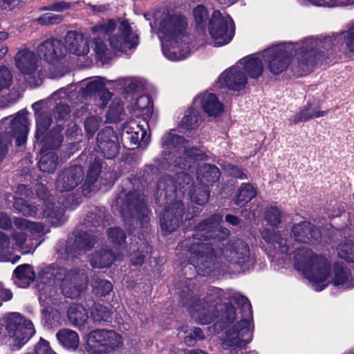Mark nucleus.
Returning <instances> with one entry per match:
<instances>
[{"instance_id": "1", "label": "nucleus", "mask_w": 354, "mask_h": 354, "mask_svg": "<svg viewBox=\"0 0 354 354\" xmlns=\"http://www.w3.org/2000/svg\"><path fill=\"white\" fill-rule=\"evenodd\" d=\"M261 236L275 250L274 257L285 262L292 259L295 269L308 279L316 291H322L330 283L343 289L354 288V277L343 264L336 263L332 273L328 259L310 249L302 247L292 252L287 240L268 228L262 230Z\"/></svg>"}, {"instance_id": "2", "label": "nucleus", "mask_w": 354, "mask_h": 354, "mask_svg": "<svg viewBox=\"0 0 354 354\" xmlns=\"http://www.w3.org/2000/svg\"><path fill=\"white\" fill-rule=\"evenodd\" d=\"M322 41L307 37L297 43H285L266 49L262 57L270 71L278 75L288 66L297 76H303L312 71L319 60V46Z\"/></svg>"}, {"instance_id": "3", "label": "nucleus", "mask_w": 354, "mask_h": 354, "mask_svg": "<svg viewBox=\"0 0 354 354\" xmlns=\"http://www.w3.org/2000/svg\"><path fill=\"white\" fill-rule=\"evenodd\" d=\"M94 47L97 57L105 59L109 49L100 35L108 36L110 46L115 51L127 53L138 44V35L129 22L124 18L106 19L97 22L91 28Z\"/></svg>"}, {"instance_id": "4", "label": "nucleus", "mask_w": 354, "mask_h": 354, "mask_svg": "<svg viewBox=\"0 0 354 354\" xmlns=\"http://www.w3.org/2000/svg\"><path fill=\"white\" fill-rule=\"evenodd\" d=\"M190 252L193 254L191 263L198 270L206 273L212 271L211 264H214L216 259H221V255L229 262L238 264L243 269L248 268L252 264L249 248L241 241H237L224 250L214 248L211 243H194L191 246Z\"/></svg>"}, {"instance_id": "5", "label": "nucleus", "mask_w": 354, "mask_h": 354, "mask_svg": "<svg viewBox=\"0 0 354 354\" xmlns=\"http://www.w3.org/2000/svg\"><path fill=\"white\" fill-rule=\"evenodd\" d=\"M86 266L81 268H74L65 272L63 269H58L55 272H44L41 277V284L39 285V299L43 305L48 306L54 303V297L57 293L55 283L61 279L57 275L64 273V278L62 282V291L65 297L75 299L85 292L88 287V276Z\"/></svg>"}, {"instance_id": "6", "label": "nucleus", "mask_w": 354, "mask_h": 354, "mask_svg": "<svg viewBox=\"0 0 354 354\" xmlns=\"http://www.w3.org/2000/svg\"><path fill=\"white\" fill-rule=\"evenodd\" d=\"M192 14L197 31L203 34L208 30L215 46L227 44L232 40L235 26L228 14L214 10L209 18L208 10L202 5L197 6Z\"/></svg>"}, {"instance_id": "7", "label": "nucleus", "mask_w": 354, "mask_h": 354, "mask_svg": "<svg viewBox=\"0 0 354 354\" xmlns=\"http://www.w3.org/2000/svg\"><path fill=\"white\" fill-rule=\"evenodd\" d=\"M233 300L241 308L240 320L230 326L225 333L223 347L227 350L241 349L252 340V311L249 300L239 293L233 295Z\"/></svg>"}, {"instance_id": "8", "label": "nucleus", "mask_w": 354, "mask_h": 354, "mask_svg": "<svg viewBox=\"0 0 354 354\" xmlns=\"http://www.w3.org/2000/svg\"><path fill=\"white\" fill-rule=\"evenodd\" d=\"M28 112L20 111L15 118H5L0 124V161L3 160L6 152L7 146L11 143L12 138L16 139L17 146L26 142L29 131Z\"/></svg>"}, {"instance_id": "9", "label": "nucleus", "mask_w": 354, "mask_h": 354, "mask_svg": "<svg viewBox=\"0 0 354 354\" xmlns=\"http://www.w3.org/2000/svg\"><path fill=\"white\" fill-rule=\"evenodd\" d=\"M115 203L126 225H132L136 222L139 223L142 227H147L148 209L139 192L133 191L129 194L122 192L116 198Z\"/></svg>"}, {"instance_id": "10", "label": "nucleus", "mask_w": 354, "mask_h": 354, "mask_svg": "<svg viewBox=\"0 0 354 354\" xmlns=\"http://www.w3.org/2000/svg\"><path fill=\"white\" fill-rule=\"evenodd\" d=\"M4 324L13 349H19L35 333L32 322L24 319L18 313H12L0 322V342Z\"/></svg>"}, {"instance_id": "11", "label": "nucleus", "mask_w": 354, "mask_h": 354, "mask_svg": "<svg viewBox=\"0 0 354 354\" xmlns=\"http://www.w3.org/2000/svg\"><path fill=\"white\" fill-rule=\"evenodd\" d=\"M221 289L212 288L203 299L194 301L189 308L192 318L201 324L213 322L218 316L216 305L221 300Z\"/></svg>"}, {"instance_id": "12", "label": "nucleus", "mask_w": 354, "mask_h": 354, "mask_svg": "<svg viewBox=\"0 0 354 354\" xmlns=\"http://www.w3.org/2000/svg\"><path fill=\"white\" fill-rule=\"evenodd\" d=\"M122 336L113 330L98 329L91 332L85 348L92 354H106L122 345Z\"/></svg>"}, {"instance_id": "13", "label": "nucleus", "mask_w": 354, "mask_h": 354, "mask_svg": "<svg viewBox=\"0 0 354 354\" xmlns=\"http://www.w3.org/2000/svg\"><path fill=\"white\" fill-rule=\"evenodd\" d=\"M15 62L17 68L24 75L28 84L32 86L41 84L43 77L34 51L26 48L20 49L15 56Z\"/></svg>"}, {"instance_id": "14", "label": "nucleus", "mask_w": 354, "mask_h": 354, "mask_svg": "<svg viewBox=\"0 0 354 354\" xmlns=\"http://www.w3.org/2000/svg\"><path fill=\"white\" fill-rule=\"evenodd\" d=\"M13 223L17 230H13L11 236L15 242V245L22 254L32 252L37 245H35L30 239H28V232L30 234L41 233L44 227L41 223L30 222L25 218H15Z\"/></svg>"}, {"instance_id": "15", "label": "nucleus", "mask_w": 354, "mask_h": 354, "mask_svg": "<svg viewBox=\"0 0 354 354\" xmlns=\"http://www.w3.org/2000/svg\"><path fill=\"white\" fill-rule=\"evenodd\" d=\"M159 38L162 42V50L167 59H174L169 54L171 42L177 39V17L174 11L163 12L158 19Z\"/></svg>"}, {"instance_id": "16", "label": "nucleus", "mask_w": 354, "mask_h": 354, "mask_svg": "<svg viewBox=\"0 0 354 354\" xmlns=\"http://www.w3.org/2000/svg\"><path fill=\"white\" fill-rule=\"evenodd\" d=\"M81 88L83 95L93 99L95 104L102 108L107 104L112 96L111 93L99 77L84 80L82 82Z\"/></svg>"}, {"instance_id": "17", "label": "nucleus", "mask_w": 354, "mask_h": 354, "mask_svg": "<svg viewBox=\"0 0 354 354\" xmlns=\"http://www.w3.org/2000/svg\"><path fill=\"white\" fill-rule=\"evenodd\" d=\"M240 64L236 63L219 75L217 80L218 87H226L233 91H240L245 87L248 77L241 70Z\"/></svg>"}, {"instance_id": "18", "label": "nucleus", "mask_w": 354, "mask_h": 354, "mask_svg": "<svg viewBox=\"0 0 354 354\" xmlns=\"http://www.w3.org/2000/svg\"><path fill=\"white\" fill-rule=\"evenodd\" d=\"M223 221V216L220 214H214L208 219L204 220L198 224L195 236L198 239H208L212 238L224 239L227 237L229 231L222 229L220 223Z\"/></svg>"}, {"instance_id": "19", "label": "nucleus", "mask_w": 354, "mask_h": 354, "mask_svg": "<svg viewBox=\"0 0 354 354\" xmlns=\"http://www.w3.org/2000/svg\"><path fill=\"white\" fill-rule=\"evenodd\" d=\"M97 145L107 159H113L119 153V138L111 127L102 129L97 136Z\"/></svg>"}, {"instance_id": "20", "label": "nucleus", "mask_w": 354, "mask_h": 354, "mask_svg": "<svg viewBox=\"0 0 354 354\" xmlns=\"http://www.w3.org/2000/svg\"><path fill=\"white\" fill-rule=\"evenodd\" d=\"M291 235L295 241L319 248L321 241L320 231L310 222L303 221L295 224L291 229Z\"/></svg>"}, {"instance_id": "21", "label": "nucleus", "mask_w": 354, "mask_h": 354, "mask_svg": "<svg viewBox=\"0 0 354 354\" xmlns=\"http://www.w3.org/2000/svg\"><path fill=\"white\" fill-rule=\"evenodd\" d=\"M95 239L93 235L86 232H80L76 235L74 239L67 242L64 252L59 250V252L64 259H70L78 254H81L89 250L94 245Z\"/></svg>"}, {"instance_id": "22", "label": "nucleus", "mask_w": 354, "mask_h": 354, "mask_svg": "<svg viewBox=\"0 0 354 354\" xmlns=\"http://www.w3.org/2000/svg\"><path fill=\"white\" fill-rule=\"evenodd\" d=\"M84 170L81 166H72L63 170L58 176L56 188L60 192L73 190L83 180Z\"/></svg>"}, {"instance_id": "23", "label": "nucleus", "mask_w": 354, "mask_h": 354, "mask_svg": "<svg viewBox=\"0 0 354 354\" xmlns=\"http://www.w3.org/2000/svg\"><path fill=\"white\" fill-rule=\"evenodd\" d=\"M192 105L201 108L209 117H218L223 111V105L217 96L207 91L198 94L194 98Z\"/></svg>"}, {"instance_id": "24", "label": "nucleus", "mask_w": 354, "mask_h": 354, "mask_svg": "<svg viewBox=\"0 0 354 354\" xmlns=\"http://www.w3.org/2000/svg\"><path fill=\"white\" fill-rule=\"evenodd\" d=\"M122 137L129 141L133 148L138 146L145 147L149 141V135L147 129L136 121H131L124 124Z\"/></svg>"}, {"instance_id": "25", "label": "nucleus", "mask_w": 354, "mask_h": 354, "mask_svg": "<svg viewBox=\"0 0 354 354\" xmlns=\"http://www.w3.org/2000/svg\"><path fill=\"white\" fill-rule=\"evenodd\" d=\"M65 47L57 39H46L37 46L38 56L49 63L58 61L65 55Z\"/></svg>"}, {"instance_id": "26", "label": "nucleus", "mask_w": 354, "mask_h": 354, "mask_svg": "<svg viewBox=\"0 0 354 354\" xmlns=\"http://www.w3.org/2000/svg\"><path fill=\"white\" fill-rule=\"evenodd\" d=\"M162 156L168 167L175 169L177 167V130L170 129L162 138Z\"/></svg>"}, {"instance_id": "27", "label": "nucleus", "mask_w": 354, "mask_h": 354, "mask_svg": "<svg viewBox=\"0 0 354 354\" xmlns=\"http://www.w3.org/2000/svg\"><path fill=\"white\" fill-rule=\"evenodd\" d=\"M66 48L72 54L81 57L86 55L90 51L88 37L80 32L68 31L64 38Z\"/></svg>"}, {"instance_id": "28", "label": "nucleus", "mask_w": 354, "mask_h": 354, "mask_svg": "<svg viewBox=\"0 0 354 354\" xmlns=\"http://www.w3.org/2000/svg\"><path fill=\"white\" fill-rule=\"evenodd\" d=\"M316 39L322 41V44L319 46V59L322 57V54L324 53V50L329 48L333 40L337 42H342V44L346 45V48L350 52H354V26L338 34L334 39L330 37H326L322 39L319 38Z\"/></svg>"}, {"instance_id": "29", "label": "nucleus", "mask_w": 354, "mask_h": 354, "mask_svg": "<svg viewBox=\"0 0 354 354\" xmlns=\"http://www.w3.org/2000/svg\"><path fill=\"white\" fill-rule=\"evenodd\" d=\"M102 168L100 160L95 159L88 170L86 180L82 186V192L87 195L91 192H95L100 187L98 185V176Z\"/></svg>"}, {"instance_id": "30", "label": "nucleus", "mask_w": 354, "mask_h": 354, "mask_svg": "<svg viewBox=\"0 0 354 354\" xmlns=\"http://www.w3.org/2000/svg\"><path fill=\"white\" fill-rule=\"evenodd\" d=\"M241 64V68L250 78L257 79L263 71V65L261 58L255 55H250L241 59L238 62Z\"/></svg>"}, {"instance_id": "31", "label": "nucleus", "mask_w": 354, "mask_h": 354, "mask_svg": "<svg viewBox=\"0 0 354 354\" xmlns=\"http://www.w3.org/2000/svg\"><path fill=\"white\" fill-rule=\"evenodd\" d=\"M178 60L187 57L191 53L190 37L186 28L187 24L186 19L178 15Z\"/></svg>"}, {"instance_id": "32", "label": "nucleus", "mask_w": 354, "mask_h": 354, "mask_svg": "<svg viewBox=\"0 0 354 354\" xmlns=\"http://www.w3.org/2000/svg\"><path fill=\"white\" fill-rule=\"evenodd\" d=\"M38 165L39 169L43 172H54L58 166V157L55 152L52 149H47L44 146L41 151V158Z\"/></svg>"}, {"instance_id": "33", "label": "nucleus", "mask_w": 354, "mask_h": 354, "mask_svg": "<svg viewBox=\"0 0 354 354\" xmlns=\"http://www.w3.org/2000/svg\"><path fill=\"white\" fill-rule=\"evenodd\" d=\"M327 113V111H318L315 107L313 106L311 104H308L290 118V122L296 124L315 118L324 116Z\"/></svg>"}, {"instance_id": "34", "label": "nucleus", "mask_w": 354, "mask_h": 354, "mask_svg": "<svg viewBox=\"0 0 354 354\" xmlns=\"http://www.w3.org/2000/svg\"><path fill=\"white\" fill-rule=\"evenodd\" d=\"M41 104L39 102L32 104V107L35 112L37 131L36 137L38 138L50 126L52 118L50 113L46 111H41Z\"/></svg>"}, {"instance_id": "35", "label": "nucleus", "mask_w": 354, "mask_h": 354, "mask_svg": "<svg viewBox=\"0 0 354 354\" xmlns=\"http://www.w3.org/2000/svg\"><path fill=\"white\" fill-rule=\"evenodd\" d=\"M68 317L73 325L80 329H84L88 319V313L83 306L73 304L68 310Z\"/></svg>"}, {"instance_id": "36", "label": "nucleus", "mask_w": 354, "mask_h": 354, "mask_svg": "<svg viewBox=\"0 0 354 354\" xmlns=\"http://www.w3.org/2000/svg\"><path fill=\"white\" fill-rule=\"evenodd\" d=\"M136 108L141 111L145 120L153 124L157 120V115L154 113L153 104L150 97L147 95L140 96L136 102Z\"/></svg>"}, {"instance_id": "37", "label": "nucleus", "mask_w": 354, "mask_h": 354, "mask_svg": "<svg viewBox=\"0 0 354 354\" xmlns=\"http://www.w3.org/2000/svg\"><path fill=\"white\" fill-rule=\"evenodd\" d=\"M202 122V115L197 108L191 106L185 111L180 125L185 129H194Z\"/></svg>"}, {"instance_id": "38", "label": "nucleus", "mask_w": 354, "mask_h": 354, "mask_svg": "<svg viewBox=\"0 0 354 354\" xmlns=\"http://www.w3.org/2000/svg\"><path fill=\"white\" fill-rule=\"evenodd\" d=\"M14 248V244L10 243L8 236L0 231V261H12L13 263L17 262L19 257L12 258Z\"/></svg>"}, {"instance_id": "39", "label": "nucleus", "mask_w": 354, "mask_h": 354, "mask_svg": "<svg viewBox=\"0 0 354 354\" xmlns=\"http://www.w3.org/2000/svg\"><path fill=\"white\" fill-rule=\"evenodd\" d=\"M43 216L49 218L50 223L55 226L62 225L66 221L64 215V207H55L54 203H48L45 205Z\"/></svg>"}, {"instance_id": "40", "label": "nucleus", "mask_w": 354, "mask_h": 354, "mask_svg": "<svg viewBox=\"0 0 354 354\" xmlns=\"http://www.w3.org/2000/svg\"><path fill=\"white\" fill-rule=\"evenodd\" d=\"M114 259L115 256L111 251L102 249L92 255L90 262L93 267L101 268L111 266Z\"/></svg>"}, {"instance_id": "41", "label": "nucleus", "mask_w": 354, "mask_h": 354, "mask_svg": "<svg viewBox=\"0 0 354 354\" xmlns=\"http://www.w3.org/2000/svg\"><path fill=\"white\" fill-rule=\"evenodd\" d=\"M59 342L65 348L76 349L79 344V337L76 332L63 329L59 330L57 335Z\"/></svg>"}, {"instance_id": "42", "label": "nucleus", "mask_w": 354, "mask_h": 354, "mask_svg": "<svg viewBox=\"0 0 354 354\" xmlns=\"http://www.w3.org/2000/svg\"><path fill=\"white\" fill-rule=\"evenodd\" d=\"M219 176V169L216 166L211 165H204L197 171V178L202 183L216 182L218 180Z\"/></svg>"}, {"instance_id": "43", "label": "nucleus", "mask_w": 354, "mask_h": 354, "mask_svg": "<svg viewBox=\"0 0 354 354\" xmlns=\"http://www.w3.org/2000/svg\"><path fill=\"white\" fill-rule=\"evenodd\" d=\"M178 153L183 151L185 159H194V160L203 159L204 153L198 149L191 147L189 142L178 136Z\"/></svg>"}, {"instance_id": "44", "label": "nucleus", "mask_w": 354, "mask_h": 354, "mask_svg": "<svg viewBox=\"0 0 354 354\" xmlns=\"http://www.w3.org/2000/svg\"><path fill=\"white\" fill-rule=\"evenodd\" d=\"M256 195L257 191L252 185L243 183L239 188L234 203L237 205H243L250 201Z\"/></svg>"}, {"instance_id": "45", "label": "nucleus", "mask_w": 354, "mask_h": 354, "mask_svg": "<svg viewBox=\"0 0 354 354\" xmlns=\"http://www.w3.org/2000/svg\"><path fill=\"white\" fill-rule=\"evenodd\" d=\"M176 217L173 211L165 210L160 218V227L165 234L174 232L176 227Z\"/></svg>"}, {"instance_id": "46", "label": "nucleus", "mask_w": 354, "mask_h": 354, "mask_svg": "<svg viewBox=\"0 0 354 354\" xmlns=\"http://www.w3.org/2000/svg\"><path fill=\"white\" fill-rule=\"evenodd\" d=\"M91 286L93 294L100 297H104L109 294L113 288L110 281L101 279L97 276L95 277L92 280Z\"/></svg>"}, {"instance_id": "47", "label": "nucleus", "mask_w": 354, "mask_h": 354, "mask_svg": "<svg viewBox=\"0 0 354 354\" xmlns=\"http://www.w3.org/2000/svg\"><path fill=\"white\" fill-rule=\"evenodd\" d=\"M151 247L145 241H141L136 251L131 254L130 261L133 266H141L145 257L151 252Z\"/></svg>"}, {"instance_id": "48", "label": "nucleus", "mask_w": 354, "mask_h": 354, "mask_svg": "<svg viewBox=\"0 0 354 354\" xmlns=\"http://www.w3.org/2000/svg\"><path fill=\"white\" fill-rule=\"evenodd\" d=\"M14 277L19 281H24V284H29V283L35 279V272L32 267L28 264H23L19 266L14 270Z\"/></svg>"}, {"instance_id": "49", "label": "nucleus", "mask_w": 354, "mask_h": 354, "mask_svg": "<svg viewBox=\"0 0 354 354\" xmlns=\"http://www.w3.org/2000/svg\"><path fill=\"white\" fill-rule=\"evenodd\" d=\"M189 194L192 202L201 205L205 204L209 197V192L204 185L196 186L192 193L189 191Z\"/></svg>"}, {"instance_id": "50", "label": "nucleus", "mask_w": 354, "mask_h": 354, "mask_svg": "<svg viewBox=\"0 0 354 354\" xmlns=\"http://www.w3.org/2000/svg\"><path fill=\"white\" fill-rule=\"evenodd\" d=\"M42 314L44 324L47 327L56 326L59 323L60 315L57 310L46 307L43 310Z\"/></svg>"}, {"instance_id": "51", "label": "nucleus", "mask_w": 354, "mask_h": 354, "mask_svg": "<svg viewBox=\"0 0 354 354\" xmlns=\"http://www.w3.org/2000/svg\"><path fill=\"white\" fill-rule=\"evenodd\" d=\"M337 253L340 258L354 263V243L346 242L339 244Z\"/></svg>"}, {"instance_id": "52", "label": "nucleus", "mask_w": 354, "mask_h": 354, "mask_svg": "<svg viewBox=\"0 0 354 354\" xmlns=\"http://www.w3.org/2000/svg\"><path fill=\"white\" fill-rule=\"evenodd\" d=\"M281 212L275 206L267 208L265 212V219L272 227H277L281 222Z\"/></svg>"}, {"instance_id": "53", "label": "nucleus", "mask_w": 354, "mask_h": 354, "mask_svg": "<svg viewBox=\"0 0 354 354\" xmlns=\"http://www.w3.org/2000/svg\"><path fill=\"white\" fill-rule=\"evenodd\" d=\"M111 315V311L102 305H95L91 311V316L95 322H107Z\"/></svg>"}, {"instance_id": "54", "label": "nucleus", "mask_w": 354, "mask_h": 354, "mask_svg": "<svg viewBox=\"0 0 354 354\" xmlns=\"http://www.w3.org/2000/svg\"><path fill=\"white\" fill-rule=\"evenodd\" d=\"M13 206L15 209L26 216H35L37 212V207L35 206L20 198L15 200Z\"/></svg>"}, {"instance_id": "55", "label": "nucleus", "mask_w": 354, "mask_h": 354, "mask_svg": "<svg viewBox=\"0 0 354 354\" xmlns=\"http://www.w3.org/2000/svg\"><path fill=\"white\" fill-rule=\"evenodd\" d=\"M157 189L158 192H160V196L164 193L165 196H167L169 192L176 191V185L170 176H165L158 183Z\"/></svg>"}, {"instance_id": "56", "label": "nucleus", "mask_w": 354, "mask_h": 354, "mask_svg": "<svg viewBox=\"0 0 354 354\" xmlns=\"http://www.w3.org/2000/svg\"><path fill=\"white\" fill-rule=\"evenodd\" d=\"M102 118L97 115L91 116L84 122V128L87 135L92 137L100 127Z\"/></svg>"}, {"instance_id": "57", "label": "nucleus", "mask_w": 354, "mask_h": 354, "mask_svg": "<svg viewBox=\"0 0 354 354\" xmlns=\"http://www.w3.org/2000/svg\"><path fill=\"white\" fill-rule=\"evenodd\" d=\"M12 82V75L6 66H0V92L10 86Z\"/></svg>"}, {"instance_id": "58", "label": "nucleus", "mask_w": 354, "mask_h": 354, "mask_svg": "<svg viewBox=\"0 0 354 354\" xmlns=\"http://www.w3.org/2000/svg\"><path fill=\"white\" fill-rule=\"evenodd\" d=\"M319 6L335 7L354 3V0H308Z\"/></svg>"}, {"instance_id": "59", "label": "nucleus", "mask_w": 354, "mask_h": 354, "mask_svg": "<svg viewBox=\"0 0 354 354\" xmlns=\"http://www.w3.org/2000/svg\"><path fill=\"white\" fill-rule=\"evenodd\" d=\"M109 239L115 244L120 245L126 239V235L123 230L118 227L110 228L108 230Z\"/></svg>"}, {"instance_id": "60", "label": "nucleus", "mask_w": 354, "mask_h": 354, "mask_svg": "<svg viewBox=\"0 0 354 354\" xmlns=\"http://www.w3.org/2000/svg\"><path fill=\"white\" fill-rule=\"evenodd\" d=\"M104 218V216L102 212L100 214H97L95 212H89L86 216L84 224L88 227L90 226L100 227L103 223Z\"/></svg>"}, {"instance_id": "61", "label": "nucleus", "mask_w": 354, "mask_h": 354, "mask_svg": "<svg viewBox=\"0 0 354 354\" xmlns=\"http://www.w3.org/2000/svg\"><path fill=\"white\" fill-rule=\"evenodd\" d=\"M37 21L42 25L59 24L63 21V16L61 15L47 13L38 18Z\"/></svg>"}, {"instance_id": "62", "label": "nucleus", "mask_w": 354, "mask_h": 354, "mask_svg": "<svg viewBox=\"0 0 354 354\" xmlns=\"http://www.w3.org/2000/svg\"><path fill=\"white\" fill-rule=\"evenodd\" d=\"M70 112L71 110L68 105L59 103L54 109V116L58 120H66L69 116Z\"/></svg>"}, {"instance_id": "63", "label": "nucleus", "mask_w": 354, "mask_h": 354, "mask_svg": "<svg viewBox=\"0 0 354 354\" xmlns=\"http://www.w3.org/2000/svg\"><path fill=\"white\" fill-rule=\"evenodd\" d=\"M236 310L234 306L232 305H227L225 307V311L222 317L223 322H228L232 324L233 322L236 319Z\"/></svg>"}, {"instance_id": "64", "label": "nucleus", "mask_w": 354, "mask_h": 354, "mask_svg": "<svg viewBox=\"0 0 354 354\" xmlns=\"http://www.w3.org/2000/svg\"><path fill=\"white\" fill-rule=\"evenodd\" d=\"M223 169L231 176H233L241 179L245 178V174L242 170L236 166L231 164L223 165Z\"/></svg>"}]
</instances>
